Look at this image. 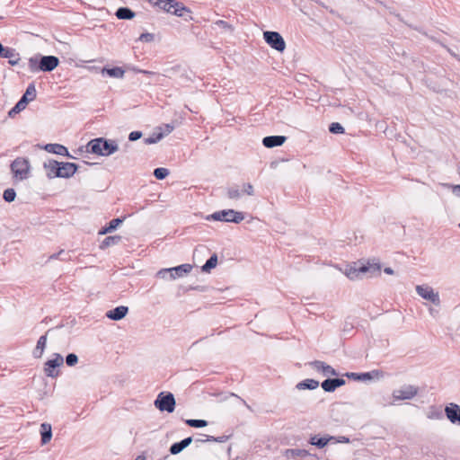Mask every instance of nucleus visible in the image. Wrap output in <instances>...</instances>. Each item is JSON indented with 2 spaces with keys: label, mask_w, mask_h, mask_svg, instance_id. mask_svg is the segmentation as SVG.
<instances>
[{
  "label": "nucleus",
  "mask_w": 460,
  "mask_h": 460,
  "mask_svg": "<svg viewBox=\"0 0 460 460\" xmlns=\"http://www.w3.org/2000/svg\"><path fill=\"white\" fill-rule=\"evenodd\" d=\"M87 150L93 154L107 156L118 150V146L113 141H108L102 137L91 140L87 144Z\"/></svg>",
  "instance_id": "obj_1"
},
{
  "label": "nucleus",
  "mask_w": 460,
  "mask_h": 460,
  "mask_svg": "<svg viewBox=\"0 0 460 460\" xmlns=\"http://www.w3.org/2000/svg\"><path fill=\"white\" fill-rule=\"evenodd\" d=\"M148 2L153 6L179 17H182L186 13H190V10L183 4L176 0H148Z\"/></svg>",
  "instance_id": "obj_2"
},
{
  "label": "nucleus",
  "mask_w": 460,
  "mask_h": 460,
  "mask_svg": "<svg viewBox=\"0 0 460 460\" xmlns=\"http://www.w3.org/2000/svg\"><path fill=\"white\" fill-rule=\"evenodd\" d=\"M10 169L15 180H26L31 173L30 161L25 157H17L11 163Z\"/></svg>",
  "instance_id": "obj_3"
},
{
  "label": "nucleus",
  "mask_w": 460,
  "mask_h": 460,
  "mask_svg": "<svg viewBox=\"0 0 460 460\" xmlns=\"http://www.w3.org/2000/svg\"><path fill=\"white\" fill-rule=\"evenodd\" d=\"M373 272L380 274L381 271V266L378 263H367V265H363L358 268H357L355 265H349L344 270L343 273L346 277H348L349 279H356L359 278L361 273L366 272Z\"/></svg>",
  "instance_id": "obj_4"
},
{
  "label": "nucleus",
  "mask_w": 460,
  "mask_h": 460,
  "mask_svg": "<svg viewBox=\"0 0 460 460\" xmlns=\"http://www.w3.org/2000/svg\"><path fill=\"white\" fill-rule=\"evenodd\" d=\"M211 218L216 221L240 223L244 219L243 212L235 211L234 209L220 210L213 213Z\"/></svg>",
  "instance_id": "obj_5"
},
{
  "label": "nucleus",
  "mask_w": 460,
  "mask_h": 460,
  "mask_svg": "<svg viewBox=\"0 0 460 460\" xmlns=\"http://www.w3.org/2000/svg\"><path fill=\"white\" fill-rule=\"evenodd\" d=\"M155 406L161 411L172 412L175 408V399L171 393H160L155 401Z\"/></svg>",
  "instance_id": "obj_6"
},
{
  "label": "nucleus",
  "mask_w": 460,
  "mask_h": 460,
  "mask_svg": "<svg viewBox=\"0 0 460 460\" xmlns=\"http://www.w3.org/2000/svg\"><path fill=\"white\" fill-rule=\"evenodd\" d=\"M265 41L274 49L282 52L286 49V43L282 36L276 31H265L263 33Z\"/></svg>",
  "instance_id": "obj_7"
},
{
  "label": "nucleus",
  "mask_w": 460,
  "mask_h": 460,
  "mask_svg": "<svg viewBox=\"0 0 460 460\" xmlns=\"http://www.w3.org/2000/svg\"><path fill=\"white\" fill-rule=\"evenodd\" d=\"M191 269L192 266L190 264H181L169 270H160L158 274L164 277L165 274L170 273V278L172 279H175L176 278H181L189 274Z\"/></svg>",
  "instance_id": "obj_8"
},
{
  "label": "nucleus",
  "mask_w": 460,
  "mask_h": 460,
  "mask_svg": "<svg viewBox=\"0 0 460 460\" xmlns=\"http://www.w3.org/2000/svg\"><path fill=\"white\" fill-rule=\"evenodd\" d=\"M419 392L418 387L413 385H404L400 389L394 390L393 395L396 400H408L417 395Z\"/></svg>",
  "instance_id": "obj_9"
},
{
  "label": "nucleus",
  "mask_w": 460,
  "mask_h": 460,
  "mask_svg": "<svg viewBox=\"0 0 460 460\" xmlns=\"http://www.w3.org/2000/svg\"><path fill=\"white\" fill-rule=\"evenodd\" d=\"M63 357L59 354H54L53 358L45 363L44 371L48 376H56L57 372L55 368L63 365Z\"/></svg>",
  "instance_id": "obj_10"
},
{
  "label": "nucleus",
  "mask_w": 460,
  "mask_h": 460,
  "mask_svg": "<svg viewBox=\"0 0 460 460\" xmlns=\"http://www.w3.org/2000/svg\"><path fill=\"white\" fill-rule=\"evenodd\" d=\"M416 291L422 298L429 300L436 305H438L439 303L438 294L435 293L434 290L430 287L417 286Z\"/></svg>",
  "instance_id": "obj_11"
},
{
  "label": "nucleus",
  "mask_w": 460,
  "mask_h": 460,
  "mask_svg": "<svg viewBox=\"0 0 460 460\" xmlns=\"http://www.w3.org/2000/svg\"><path fill=\"white\" fill-rule=\"evenodd\" d=\"M59 60L54 56L43 57L39 63V69L50 72L58 66Z\"/></svg>",
  "instance_id": "obj_12"
},
{
  "label": "nucleus",
  "mask_w": 460,
  "mask_h": 460,
  "mask_svg": "<svg viewBox=\"0 0 460 460\" xmlns=\"http://www.w3.org/2000/svg\"><path fill=\"white\" fill-rule=\"evenodd\" d=\"M77 171V165L74 163H60L58 177L69 178Z\"/></svg>",
  "instance_id": "obj_13"
},
{
  "label": "nucleus",
  "mask_w": 460,
  "mask_h": 460,
  "mask_svg": "<svg viewBox=\"0 0 460 460\" xmlns=\"http://www.w3.org/2000/svg\"><path fill=\"white\" fill-rule=\"evenodd\" d=\"M447 419L452 423L460 424V407L456 403H450L445 409Z\"/></svg>",
  "instance_id": "obj_14"
},
{
  "label": "nucleus",
  "mask_w": 460,
  "mask_h": 460,
  "mask_svg": "<svg viewBox=\"0 0 460 460\" xmlns=\"http://www.w3.org/2000/svg\"><path fill=\"white\" fill-rule=\"evenodd\" d=\"M0 57L8 58V63L11 66L17 65L21 59L19 54L12 48H4Z\"/></svg>",
  "instance_id": "obj_15"
},
{
  "label": "nucleus",
  "mask_w": 460,
  "mask_h": 460,
  "mask_svg": "<svg viewBox=\"0 0 460 460\" xmlns=\"http://www.w3.org/2000/svg\"><path fill=\"white\" fill-rule=\"evenodd\" d=\"M344 384L345 380L341 378L326 379L322 383V388L325 392H333L335 389L343 385Z\"/></svg>",
  "instance_id": "obj_16"
},
{
  "label": "nucleus",
  "mask_w": 460,
  "mask_h": 460,
  "mask_svg": "<svg viewBox=\"0 0 460 460\" xmlns=\"http://www.w3.org/2000/svg\"><path fill=\"white\" fill-rule=\"evenodd\" d=\"M60 163L55 160H51L49 163L44 164V168L47 172V176L49 179L58 177Z\"/></svg>",
  "instance_id": "obj_17"
},
{
  "label": "nucleus",
  "mask_w": 460,
  "mask_h": 460,
  "mask_svg": "<svg viewBox=\"0 0 460 460\" xmlns=\"http://www.w3.org/2000/svg\"><path fill=\"white\" fill-rule=\"evenodd\" d=\"M286 141V137L283 136H270L263 138L262 143L266 147L271 148L279 146Z\"/></svg>",
  "instance_id": "obj_18"
},
{
  "label": "nucleus",
  "mask_w": 460,
  "mask_h": 460,
  "mask_svg": "<svg viewBox=\"0 0 460 460\" xmlns=\"http://www.w3.org/2000/svg\"><path fill=\"white\" fill-rule=\"evenodd\" d=\"M312 365L314 369H316L317 371H321L324 376H336L337 375V372L335 371V369L332 367L326 365L323 361H314L312 363Z\"/></svg>",
  "instance_id": "obj_19"
},
{
  "label": "nucleus",
  "mask_w": 460,
  "mask_h": 460,
  "mask_svg": "<svg viewBox=\"0 0 460 460\" xmlns=\"http://www.w3.org/2000/svg\"><path fill=\"white\" fill-rule=\"evenodd\" d=\"M128 309L127 306L120 305V306L114 308L113 310H110L106 314V315L108 318H110L111 320L118 321V320H120L123 317H125V315L128 314Z\"/></svg>",
  "instance_id": "obj_20"
},
{
  "label": "nucleus",
  "mask_w": 460,
  "mask_h": 460,
  "mask_svg": "<svg viewBox=\"0 0 460 460\" xmlns=\"http://www.w3.org/2000/svg\"><path fill=\"white\" fill-rule=\"evenodd\" d=\"M192 441V438L190 437L184 438L181 442L174 443L172 445L170 448V452L172 455H177L180 452H181L185 447H187Z\"/></svg>",
  "instance_id": "obj_21"
},
{
  "label": "nucleus",
  "mask_w": 460,
  "mask_h": 460,
  "mask_svg": "<svg viewBox=\"0 0 460 460\" xmlns=\"http://www.w3.org/2000/svg\"><path fill=\"white\" fill-rule=\"evenodd\" d=\"M45 150L49 153H53V154L60 155H68L67 148L59 144H48L45 146Z\"/></svg>",
  "instance_id": "obj_22"
},
{
  "label": "nucleus",
  "mask_w": 460,
  "mask_h": 460,
  "mask_svg": "<svg viewBox=\"0 0 460 460\" xmlns=\"http://www.w3.org/2000/svg\"><path fill=\"white\" fill-rule=\"evenodd\" d=\"M124 218H114L110 221L109 225L99 231V234H105L107 233H111L114 229H116L122 222Z\"/></svg>",
  "instance_id": "obj_23"
},
{
  "label": "nucleus",
  "mask_w": 460,
  "mask_h": 460,
  "mask_svg": "<svg viewBox=\"0 0 460 460\" xmlns=\"http://www.w3.org/2000/svg\"><path fill=\"white\" fill-rule=\"evenodd\" d=\"M41 430V442L42 444H47L51 439V427L49 424L43 423L40 427Z\"/></svg>",
  "instance_id": "obj_24"
},
{
  "label": "nucleus",
  "mask_w": 460,
  "mask_h": 460,
  "mask_svg": "<svg viewBox=\"0 0 460 460\" xmlns=\"http://www.w3.org/2000/svg\"><path fill=\"white\" fill-rule=\"evenodd\" d=\"M46 344H47V336L46 335L40 336L37 341V346H36L35 352H34L35 357H37V358L41 357V355L45 349Z\"/></svg>",
  "instance_id": "obj_25"
},
{
  "label": "nucleus",
  "mask_w": 460,
  "mask_h": 460,
  "mask_svg": "<svg viewBox=\"0 0 460 460\" xmlns=\"http://www.w3.org/2000/svg\"><path fill=\"white\" fill-rule=\"evenodd\" d=\"M319 385V382L314 379H305L297 384L296 387L298 389H315Z\"/></svg>",
  "instance_id": "obj_26"
},
{
  "label": "nucleus",
  "mask_w": 460,
  "mask_h": 460,
  "mask_svg": "<svg viewBox=\"0 0 460 460\" xmlns=\"http://www.w3.org/2000/svg\"><path fill=\"white\" fill-rule=\"evenodd\" d=\"M116 16L119 19H132L135 13L128 8L121 7L117 10Z\"/></svg>",
  "instance_id": "obj_27"
},
{
  "label": "nucleus",
  "mask_w": 460,
  "mask_h": 460,
  "mask_svg": "<svg viewBox=\"0 0 460 460\" xmlns=\"http://www.w3.org/2000/svg\"><path fill=\"white\" fill-rule=\"evenodd\" d=\"M119 241H120L119 235L108 236L102 242L100 247H101V249H106L109 246L118 243Z\"/></svg>",
  "instance_id": "obj_28"
},
{
  "label": "nucleus",
  "mask_w": 460,
  "mask_h": 460,
  "mask_svg": "<svg viewBox=\"0 0 460 460\" xmlns=\"http://www.w3.org/2000/svg\"><path fill=\"white\" fill-rule=\"evenodd\" d=\"M102 73H107L111 77L121 78L124 75V70L120 67L103 68Z\"/></svg>",
  "instance_id": "obj_29"
},
{
  "label": "nucleus",
  "mask_w": 460,
  "mask_h": 460,
  "mask_svg": "<svg viewBox=\"0 0 460 460\" xmlns=\"http://www.w3.org/2000/svg\"><path fill=\"white\" fill-rule=\"evenodd\" d=\"M217 264V256L216 254L212 255L203 265L202 270L206 272H209L211 269H214Z\"/></svg>",
  "instance_id": "obj_30"
},
{
  "label": "nucleus",
  "mask_w": 460,
  "mask_h": 460,
  "mask_svg": "<svg viewBox=\"0 0 460 460\" xmlns=\"http://www.w3.org/2000/svg\"><path fill=\"white\" fill-rule=\"evenodd\" d=\"M27 104H28V102H26V100L21 99L16 103V105L9 111V115L13 116V115L19 113L20 111H22V110L25 109Z\"/></svg>",
  "instance_id": "obj_31"
},
{
  "label": "nucleus",
  "mask_w": 460,
  "mask_h": 460,
  "mask_svg": "<svg viewBox=\"0 0 460 460\" xmlns=\"http://www.w3.org/2000/svg\"><path fill=\"white\" fill-rule=\"evenodd\" d=\"M36 97V90L33 84H31L28 86L25 93L22 97V99L26 100V102H29V101L34 100Z\"/></svg>",
  "instance_id": "obj_32"
},
{
  "label": "nucleus",
  "mask_w": 460,
  "mask_h": 460,
  "mask_svg": "<svg viewBox=\"0 0 460 460\" xmlns=\"http://www.w3.org/2000/svg\"><path fill=\"white\" fill-rule=\"evenodd\" d=\"M329 442V438H318L317 436L312 437L310 443L312 445L317 446L318 447H323Z\"/></svg>",
  "instance_id": "obj_33"
},
{
  "label": "nucleus",
  "mask_w": 460,
  "mask_h": 460,
  "mask_svg": "<svg viewBox=\"0 0 460 460\" xmlns=\"http://www.w3.org/2000/svg\"><path fill=\"white\" fill-rule=\"evenodd\" d=\"M186 423L193 428H203L208 425V422L204 420H187Z\"/></svg>",
  "instance_id": "obj_34"
},
{
  "label": "nucleus",
  "mask_w": 460,
  "mask_h": 460,
  "mask_svg": "<svg viewBox=\"0 0 460 460\" xmlns=\"http://www.w3.org/2000/svg\"><path fill=\"white\" fill-rule=\"evenodd\" d=\"M168 174L169 171L166 168L160 167L154 171V175L158 180L164 179Z\"/></svg>",
  "instance_id": "obj_35"
},
{
  "label": "nucleus",
  "mask_w": 460,
  "mask_h": 460,
  "mask_svg": "<svg viewBox=\"0 0 460 460\" xmlns=\"http://www.w3.org/2000/svg\"><path fill=\"white\" fill-rule=\"evenodd\" d=\"M3 197L5 201L12 202L16 197V193L13 189H7L4 191Z\"/></svg>",
  "instance_id": "obj_36"
},
{
  "label": "nucleus",
  "mask_w": 460,
  "mask_h": 460,
  "mask_svg": "<svg viewBox=\"0 0 460 460\" xmlns=\"http://www.w3.org/2000/svg\"><path fill=\"white\" fill-rule=\"evenodd\" d=\"M329 130L333 134L344 133V128L338 122H333L330 125Z\"/></svg>",
  "instance_id": "obj_37"
},
{
  "label": "nucleus",
  "mask_w": 460,
  "mask_h": 460,
  "mask_svg": "<svg viewBox=\"0 0 460 460\" xmlns=\"http://www.w3.org/2000/svg\"><path fill=\"white\" fill-rule=\"evenodd\" d=\"M227 196L231 199H235L240 198L241 192L237 187H232V188H229L227 190Z\"/></svg>",
  "instance_id": "obj_38"
},
{
  "label": "nucleus",
  "mask_w": 460,
  "mask_h": 460,
  "mask_svg": "<svg viewBox=\"0 0 460 460\" xmlns=\"http://www.w3.org/2000/svg\"><path fill=\"white\" fill-rule=\"evenodd\" d=\"M173 128L174 127L172 125L165 124L163 128L164 131L157 136L156 139H161L164 135L171 133L173 130Z\"/></svg>",
  "instance_id": "obj_39"
},
{
  "label": "nucleus",
  "mask_w": 460,
  "mask_h": 460,
  "mask_svg": "<svg viewBox=\"0 0 460 460\" xmlns=\"http://www.w3.org/2000/svg\"><path fill=\"white\" fill-rule=\"evenodd\" d=\"M66 361L68 366L72 367L77 363L78 358L75 354L71 353L66 356Z\"/></svg>",
  "instance_id": "obj_40"
},
{
  "label": "nucleus",
  "mask_w": 460,
  "mask_h": 460,
  "mask_svg": "<svg viewBox=\"0 0 460 460\" xmlns=\"http://www.w3.org/2000/svg\"><path fill=\"white\" fill-rule=\"evenodd\" d=\"M39 63L40 62H38L37 59L30 58L29 59V66H30L31 71L36 72V71L40 70L39 69Z\"/></svg>",
  "instance_id": "obj_41"
},
{
  "label": "nucleus",
  "mask_w": 460,
  "mask_h": 460,
  "mask_svg": "<svg viewBox=\"0 0 460 460\" xmlns=\"http://www.w3.org/2000/svg\"><path fill=\"white\" fill-rule=\"evenodd\" d=\"M243 192L247 195H252L253 194V187L251 183L244 184L243 186Z\"/></svg>",
  "instance_id": "obj_42"
},
{
  "label": "nucleus",
  "mask_w": 460,
  "mask_h": 460,
  "mask_svg": "<svg viewBox=\"0 0 460 460\" xmlns=\"http://www.w3.org/2000/svg\"><path fill=\"white\" fill-rule=\"evenodd\" d=\"M140 137H141V133H140V132H138V131H133V132H131V133L129 134L128 138H129V140L134 141V140L138 139Z\"/></svg>",
  "instance_id": "obj_43"
},
{
  "label": "nucleus",
  "mask_w": 460,
  "mask_h": 460,
  "mask_svg": "<svg viewBox=\"0 0 460 460\" xmlns=\"http://www.w3.org/2000/svg\"><path fill=\"white\" fill-rule=\"evenodd\" d=\"M447 187L452 190L454 194L460 197V185H447Z\"/></svg>",
  "instance_id": "obj_44"
},
{
  "label": "nucleus",
  "mask_w": 460,
  "mask_h": 460,
  "mask_svg": "<svg viewBox=\"0 0 460 460\" xmlns=\"http://www.w3.org/2000/svg\"><path fill=\"white\" fill-rule=\"evenodd\" d=\"M153 39V35L149 33H143L140 35L139 40L142 41H148Z\"/></svg>",
  "instance_id": "obj_45"
},
{
  "label": "nucleus",
  "mask_w": 460,
  "mask_h": 460,
  "mask_svg": "<svg viewBox=\"0 0 460 460\" xmlns=\"http://www.w3.org/2000/svg\"><path fill=\"white\" fill-rule=\"evenodd\" d=\"M384 271L386 273V274H390L392 275L394 273V270L391 269V268H385L384 270Z\"/></svg>",
  "instance_id": "obj_46"
},
{
  "label": "nucleus",
  "mask_w": 460,
  "mask_h": 460,
  "mask_svg": "<svg viewBox=\"0 0 460 460\" xmlns=\"http://www.w3.org/2000/svg\"><path fill=\"white\" fill-rule=\"evenodd\" d=\"M4 49V47L0 43V55L2 54Z\"/></svg>",
  "instance_id": "obj_47"
},
{
  "label": "nucleus",
  "mask_w": 460,
  "mask_h": 460,
  "mask_svg": "<svg viewBox=\"0 0 460 460\" xmlns=\"http://www.w3.org/2000/svg\"><path fill=\"white\" fill-rule=\"evenodd\" d=\"M144 74L146 75H153L154 72H151V71H143Z\"/></svg>",
  "instance_id": "obj_48"
},
{
  "label": "nucleus",
  "mask_w": 460,
  "mask_h": 460,
  "mask_svg": "<svg viewBox=\"0 0 460 460\" xmlns=\"http://www.w3.org/2000/svg\"><path fill=\"white\" fill-rule=\"evenodd\" d=\"M135 460H145V457L138 456Z\"/></svg>",
  "instance_id": "obj_49"
},
{
  "label": "nucleus",
  "mask_w": 460,
  "mask_h": 460,
  "mask_svg": "<svg viewBox=\"0 0 460 460\" xmlns=\"http://www.w3.org/2000/svg\"><path fill=\"white\" fill-rule=\"evenodd\" d=\"M58 254L51 255V256H50V259H57V258H58Z\"/></svg>",
  "instance_id": "obj_50"
},
{
  "label": "nucleus",
  "mask_w": 460,
  "mask_h": 460,
  "mask_svg": "<svg viewBox=\"0 0 460 460\" xmlns=\"http://www.w3.org/2000/svg\"><path fill=\"white\" fill-rule=\"evenodd\" d=\"M156 141V139H150L148 140L149 143H155Z\"/></svg>",
  "instance_id": "obj_51"
}]
</instances>
